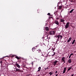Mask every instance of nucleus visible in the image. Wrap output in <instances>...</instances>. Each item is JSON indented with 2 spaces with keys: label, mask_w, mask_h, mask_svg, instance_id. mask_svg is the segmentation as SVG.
I'll return each instance as SVG.
<instances>
[{
  "label": "nucleus",
  "mask_w": 76,
  "mask_h": 76,
  "mask_svg": "<svg viewBox=\"0 0 76 76\" xmlns=\"http://www.w3.org/2000/svg\"><path fill=\"white\" fill-rule=\"evenodd\" d=\"M54 14H55V13H54Z\"/></svg>",
  "instance_id": "nucleus-39"
},
{
  "label": "nucleus",
  "mask_w": 76,
  "mask_h": 76,
  "mask_svg": "<svg viewBox=\"0 0 76 76\" xmlns=\"http://www.w3.org/2000/svg\"><path fill=\"white\" fill-rule=\"evenodd\" d=\"M65 58H66L65 57H63L61 58V62H64V63H65V62L66 61H65Z\"/></svg>",
  "instance_id": "nucleus-5"
},
{
  "label": "nucleus",
  "mask_w": 76,
  "mask_h": 76,
  "mask_svg": "<svg viewBox=\"0 0 76 76\" xmlns=\"http://www.w3.org/2000/svg\"><path fill=\"white\" fill-rule=\"evenodd\" d=\"M56 38L57 37V38H58L57 40V41L56 42V43L57 44V41H59L58 40L60 38V37L61 38H62L63 36L61 35L60 34H58V35L56 36Z\"/></svg>",
  "instance_id": "nucleus-1"
},
{
  "label": "nucleus",
  "mask_w": 76,
  "mask_h": 76,
  "mask_svg": "<svg viewBox=\"0 0 76 76\" xmlns=\"http://www.w3.org/2000/svg\"><path fill=\"white\" fill-rule=\"evenodd\" d=\"M72 55H73V53H71V54H70V55L71 56H72Z\"/></svg>",
  "instance_id": "nucleus-30"
},
{
  "label": "nucleus",
  "mask_w": 76,
  "mask_h": 76,
  "mask_svg": "<svg viewBox=\"0 0 76 76\" xmlns=\"http://www.w3.org/2000/svg\"><path fill=\"white\" fill-rule=\"evenodd\" d=\"M16 65L17 66V67H18V68H20V66H19V65L18 64H16Z\"/></svg>",
  "instance_id": "nucleus-13"
},
{
  "label": "nucleus",
  "mask_w": 76,
  "mask_h": 76,
  "mask_svg": "<svg viewBox=\"0 0 76 76\" xmlns=\"http://www.w3.org/2000/svg\"><path fill=\"white\" fill-rule=\"evenodd\" d=\"M54 22L55 23V24H56V25H59V22H58V21L56 20Z\"/></svg>",
  "instance_id": "nucleus-7"
},
{
  "label": "nucleus",
  "mask_w": 76,
  "mask_h": 76,
  "mask_svg": "<svg viewBox=\"0 0 76 76\" xmlns=\"http://www.w3.org/2000/svg\"><path fill=\"white\" fill-rule=\"evenodd\" d=\"M75 39H74L73 40V42H72V44H74V43H75Z\"/></svg>",
  "instance_id": "nucleus-22"
},
{
  "label": "nucleus",
  "mask_w": 76,
  "mask_h": 76,
  "mask_svg": "<svg viewBox=\"0 0 76 76\" xmlns=\"http://www.w3.org/2000/svg\"><path fill=\"white\" fill-rule=\"evenodd\" d=\"M70 57H71V56H69V58H70Z\"/></svg>",
  "instance_id": "nucleus-31"
},
{
  "label": "nucleus",
  "mask_w": 76,
  "mask_h": 76,
  "mask_svg": "<svg viewBox=\"0 0 76 76\" xmlns=\"http://www.w3.org/2000/svg\"><path fill=\"white\" fill-rule=\"evenodd\" d=\"M50 74V76L52 75H53V73H52V72H50L49 73V75Z\"/></svg>",
  "instance_id": "nucleus-23"
},
{
  "label": "nucleus",
  "mask_w": 76,
  "mask_h": 76,
  "mask_svg": "<svg viewBox=\"0 0 76 76\" xmlns=\"http://www.w3.org/2000/svg\"><path fill=\"white\" fill-rule=\"evenodd\" d=\"M72 55H73V53H71V54H70V55L71 56H72Z\"/></svg>",
  "instance_id": "nucleus-29"
},
{
  "label": "nucleus",
  "mask_w": 76,
  "mask_h": 76,
  "mask_svg": "<svg viewBox=\"0 0 76 76\" xmlns=\"http://www.w3.org/2000/svg\"><path fill=\"white\" fill-rule=\"evenodd\" d=\"M50 18H53V17H50Z\"/></svg>",
  "instance_id": "nucleus-38"
},
{
  "label": "nucleus",
  "mask_w": 76,
  "mask_h": 76,
  "mask_svg": "<svg viewBox=\"0 0 76 76\" xmlns=\"http://www.w3.org/2000/svg\"><path fill=\"white\" fill-rule=\"evenodd\" d=\"M15 69H16L15 72H18V71H20V69H18L16 68Z\"/></svg>",
  "instance_id": "nucleus-18"
},
{
  "label": "nucleus",
  "mask_w": 76,
  "mask_h": 76,
  "mask_svg": "<svg viewBox=\"0 0 76 76\" xmlns=\"http://www.w3.org/2000/svg\"><path fill=\"white\" fill-rule=\"evenodd\" d=\"M57 62L58 63L59 61H57L56 60L55 61H54L53 62V65L54 66H55L57 64Z\"/></svg>",
  "instance_id": "nucleus-4"
},
{
  "label": "nucleus",
  "mask_w": 76,
  "mask_h": 76,
  "mask_svg": "<svg viewBox=\"0 0 76 76\" xmlns=\"http://www.w3.org/2000/svg\"><path fill=\"white\" fill-rule=\"evenodd\" d=\"M30 75H31L29 74V75H27V76H30Z\"/></svg>",
  "instance_id": "nucleus-32"
},
{
  "label": "nucleus",
  "mask_w": 76,
  "mask_h": 76,
  "mask_svg": "<svg viewBox=\"0 0 76 76\" xmlns=\"http://www.w3.org/2000/svg\"><path fill=\"white\" fill-rule=\"evenodd\" d=\"M48 15H50V13H48Z\"/></svg>",
  "instance_id": "nucleus-28"
},
{
  "label": "nucleus",
  "mask_w": 76,
  "mask_h": 76,
  "mask_svg": "<svg viewBox=\"0 0 76 76\" xmlns=\"http://www.w3.org/2000/svg\"><path fill=\"white\" fill-rule=\"evenodd\" d=\"M3 63V62L2 61H0V63H1V64H1V63Z\"/></svg>",
  "instance_id": "nucleus-26"
},
{
  "label": "nucleus",
  "mask_w": 76,
  "mask_h": 76,
  "mask_svg": "<svg viewBox=\"0 0 76 76\" xmlns=\"http://www.w3.org/2000/svg\"><path fill=\"white\" fill-rule=\"evenodd\" d=\"M41 69V66H39L38 68V72H40Z\"/></svg>",
  "instance_id": "nucleus-16"
},
{
  "label": "nucleus",
  "mask_w": 76,
  "mask_h": 76,
  "mask_svg": "<svg viewBox=\"0 0 76 76\" xmlns=\"http://www.w3.org/2000/svg\"><path fill=\"white\" fill-rule=\"evenodd\" d=\"M71 40H72V37H70L67 41V42H69L70 41H71Z\"/></svg>",
  "instance_id": "nucleus-11"
},
{
  "label": "nucleus",
  "mask_w": 76,
  "mask_h": 76,
  "mask_svg": "<svg viewBox=\"0 0 76 76\" xmlns=\"http://www.w3.org/2000/svg\"><path fill=\"white\" fill-rule=\"evenodd\" d=\"M62 7V6H59L58 7V9H61Z\"/></svg>",
  "instance_id": "nucleus-24"
},
{
  "label": "nucleus",
  "mask_w": 76,
  "mask_h": 76,
  "mask_svg": "<svg viewBox=\"0 0 76 76\" xmlns=\"http://www.w3.org/2000/svg\"><path fill=\"white\" fill-rule=\"evenodd\" d=\"M45 70H47V69H48V67H47V68H45Z\"/></svg>",
  "instance_id": "nucleus-25"
},
{
  "label": "nucleus",
  "mask_w": 76,
  "mask_h": 76,
  "mask_svg": "<svg viewBox=\"0 0 76 76\" xmlns=\"http://www.w3.org/2000/svg\"><path fill=\"white\" fill-rule=\"evenodd\" d=\"M62 39V38H61V39H60L61 40V39Z\"/></svg>",
  "instance_id": "nucleus-36"
},
{
  "label": "nucleus",
  "mask_w": 76,
  "mask_h": 76,
  "mask_svg": "<svg viewBox=\"0 0 76 76\" xmlns=\"http://www.w3.org/2000/svg\"><path fill=\"white\" fill-rule=\"evenodd\" d=\"M38 47V46H36L35 47L33 48H32V51H33L34 52V51H35V50H36L37 48Z\"/></svg>",
  "instance_id": "nucleus-6"
},
{
  "label": "nucleus",
  "mask_w": 76,
  "mask_h": 76,
  "mask_svg": "<svg viewBox=\"0 0 76 76\" xmlns=\"http://www.w3.org/2000/svg\"><path fill=\"white\" fill-rule=\"evenodd\" d=\"M64 25H65V24H66V23L64 22Z\"/></svg>",
  "instance_id": "nucleus-34"
},
{
  "label": "nucleus",
  "mask_w": 76,
  "mask_h": 76,
  "mask_svg": "<svg viewBox=\"0 0 76 76\" xmlns=\"http://www.w3.org/2000/svg\"><path fill=\"white\" fill-rule=\"evenodd\" d=\"M69 56H72L71 55H69Z\"/></svg>",
  "instance_id": "nucleus-37"
},
{
  "label": "nucleus",
  "mask_w": 76,
  "mask_h": 76,
  "mask_svg": "<svg viewBox=\"0 0 76 76\" xmlns=\"http://www.w3.org/2000/svg\"><path fill=\"white\" fill-rule=\"evenodd\" d=\"M74 76V74H73L72 75H71V76Z\"/></svg>",
  "instance_id": "nucleus-33"
},
{
  "label": "nucleus",
  "mask_w": 76,
  "mask_h": 76,
  "mask_svg": "<svg viewBox=\"0 0 76 76\" xmlns=\"http://www.w3.org/2000/svg\"><path fill=\"white\" fill-rule=\"evenodd\" d=\"M70 24V23L69 22H68V23H67L66 25H65V29H67V28H69V24Z\"/></svg>",
  "instance_id": "nucleus-3"
},
{
  "label": "nucleus",
  "mask_w": 76,
  "mask_h": 76,
  "mask_svg": "<svg viewBox=\"0 0 76 76\" xmlns=\"http://www.w3.org/2000/svg\"><path fill=\"white\" fill-rule=\"evenodd\" d=\"M59 64H56V65H58Z\"/></svg>",
  "instance_id": "nucleus-35"
},
{
  "label": "nucleus",
  "mask_w": 76,
  "mask_h": 76,
  "mask_svg": "<svg viewBox=\"0 0 76 76\" xmlns=\"http://www.w3.org/2000/svg\"><path fill=\"white\" fill-rule=\"evenodd\" d=\"M69 63H72V60L71 59H70L68 60Z\"/></svg>",
  "instance_id": "nucleus-15"
},
{
  "label": "nucleus",
  "mask_w": 76,
  "mask_h": 76,
  "mask_svg": "<svg viewBox=\"0 0 76 76\" xmlns=\"http://www.w3.org/2000/svg\"><path fill=\"white\" fill-rule=\"evenodd\" d=\"M15 58H17L18 60H20V57H18V56H15Z\"/></svg>",
  "instance_id": "nucleus-10"
},
{
  "label": "nucleus",
  "mask_w": 76,
  "mask_h": 76,
  "mask_svg": "<svg viewBox=\"0 0 76 76\" xmlns=\"http://www.w3.org/2000/svg\"><path fill=\"white\" fill-rule=\"evenodd\" d=\"M72 69V67H69L68 69L67 70V71L68 72V71H69V70H70V69Z\"/></svg>",
  "instance_id": "nucleus-21"
},
{
  "label": "nucleus",
  "mask_w": 76,
  "mask_h": 76,
  "mask_svg": "<svg viewBox=\"0 0 76 76\" xmlns=\"http://www.w3.org/2000/svg\"><path fill=\"white\" fill-rule=\"evenodd\" d=\"M69 1L70 2H72V3H74L75 2V1H76V0H69Z\"/></svg>",
  "instance_id": "nucleus-14"
},
{
  "label": "nucleus",
  "mask_w": 76,
  "mask_h": 76,
  "mask_svg": "<svg viewBox=\"0 0 76 76\" xmlns=\"http://www.w3.org/2000/svg\"><path fill=\"white\" fill-rule=\"evenodd\" d=\"M55 15L56 16V14H55Z\"/></svg>",
  "instance_id": "nucleus-40"
},
{
  "label": "nucleus",
  "mask_w": 76,
  "mask_h": 76,
  "mask_svg": "<svg viewBox=\"0 0 76 76\" xmlns=\"http://www.w3.org/2000/svg\"><path fill=\"white\" fill-rule=\"evenodd\" d=\"M41 50H37L36 51V53H41Z\"/></svg>",
  "instance_id": "nucleus-20"
},
{
  "label": "nucleus",
  "mask_w": 76,
  "mask_h": 76,
  "mask_svg": "<svg viewBox=\"0 0 76 76\" xmlns=\"http://www.w3.org/2000/svg\"><path fill=\"white\" fill-rule=\"evenodd\" d=\"M56 33V32H55V31H50L49 32V35H54L55 34V33Z\"/></svg>",
  "instance_id": "nucleus-2"
},
{
  "label": "nucleus",
  "mask_w": 76,
  "mask_h": 76,
  "mask_svg": "<svg viewBox=\"0 0 76 76\" xmlns=\"http://www.w3.org/2000/svg\"><path fill=\"white\" fill-rule=\"evenodd\" d=\"M58 72H57V71H56V72H55V73H56H56H58Z\"/></svg>",
  "instance_id": "nucleus-27"
},
{
  "label": "nucleus",
  "mask_w": 76,
  "mask_h": 76,
  "mask_svg": "<svg viewBox=\"0 0 76 76\" xmlns=\"http://www.w3.org/2000/svg\"><path fill=\"white\" fill-rule=\"evenodd\" d=\"M45 29L46 31H48L49 30V28H48V27H45Z\"/></svg>",
  "instance_id": "nucleus-12"
},
{
  "label": "nucleus",
  "mask_w": 76,
  "mask_h": 76,
  "mask_svg": "<svg viewBox=\"0 0 76 76\" xmlns=\"http://www.w3.org/2000/svg\"><path fill=\"white\" fill-rule=\"evenodd\" d=\"M64 21H65V20H64V19H61V22H62L63 23H64Z\"/></svg>",
  "instance_id": "nucleus-17"
},
{
  "label": "nucleus",
  "mask_w": 76,
  "mask_h": 76,
  "mask_svg": "<svg viewBox=\"0 0 76 76\" xmlns=\"http://www.w3.org/2000/svg\"><path fill=\"white\" fill-rule=\"evenodd\" d=\"M75 10V9H73L72 10H71L69 12V13H72V12H73V10Z\"/></svg>",
  "instance_id": "nucleus-19"
},
{
  "label": "nucleus",
  "mask_w": 76,
  "mask_h": 76,
  "mask_svg": "<svg viewBox=\"0 0 76 76\" xmlns=\"http://www.w3.org/2000/svg\"><path fill=\"white\" fill-rule=\"evenodd\" d=\"M52 50H53V53H54V54L52 55V56H54V55H55V54H56V53L54 52V51L55 50V48H53L52 49Z\"/></svg>",
  "instance_id": "nucleus-8"
},
{
  "label": "nucleus",
  "mask_w": 76,
  "mask_h": 76,
  "mask_svg": "<svg viewBox=\"0 0 76 76\" xmlns=\"http://www.w3.org/2000/svg\"><path fill=\"white\" fill-rule=\"evenodd\" d=\"M66 68H67V67H65L64 68V71H63V73H65V72H66Z\"/></svg>",
  "instance_id": "nucleus-9"
},
{
  "label": "nucleus",
  "mask_w": 76,
  "mask_h": 76,
  "mask_svg": "<svg viewBox=\"0 0 76 76\" xmlns=\"http://www.w3.org/2000/svg\"><path fill=\"white\" fill-rule=\"evenodd\" d=\"M74 53H75V52H74Z\"/></svg>",
  "instance_id": "nucleus-41"
}]
</instances>
